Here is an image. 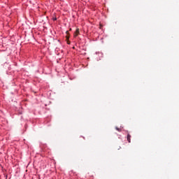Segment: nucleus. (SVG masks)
<instances>
[{
    "label": "nucleus",
    "mask_w": 179,
    "mask_h": 179,
    "mask_svg": "<svg viewBox=\"0 0 179 179\" xmlns=\"http://www.w3.org/2000/svg\"><path fill=\"white\" fill-rule=\"evenodd\" d=\"M78 36H79V28H77L74 33V37H78Z\"/></svg>",
    "instance_id": "nucleus-1"
},
{
    "label": "nucleus",
    "mask_w": 179,
    "mask_h": 179,
    "mask_svg": "<svg viewBox=\"0 0 179 179\" xmlns=\"http://www.w3.org/2000/svg\"><path fill=\"white\" fill-rule=\"evenodd\" d=\"M127 141L131 143V136L129 134H127Z\"/></svg>",
    "instance_id": "nucleus-2"
},
{
    "label": "nucleus",
    "mask_w": 179,
    "mask_h": 179,
    "mask_svg": "<svg viewBox=\"0 0 179 179\" xmlns=\"http://www.w3.org/2000/svg\"><path fill=\"white\" fill-rule=\"evenodd\" d=\"M116 131H118V132H121V129L118 127H115Z\"/></svg>",
    "instance_id": "nucleus-3"
},
{
    "label": "nucleus",
    "mask_w": 179,
    "mask_h": 179,
    "mask_svg": "<svg viewBox=\"0 0 179 179\" xmlns=\"http://www.w3.org/2000/svg\"><path fill=\"white\" fill-rule=\"evenodd\" d=\"M66 37L67 40L69 39V36L68 35Z\"/></svg>",
    "instance_id": "nucleus-4"
},
{
    "label": "nucleus",
    "mask_w": 179,
    "mask_h": 179,
    "mask_svg": "<svg viewBox=\"0 0 179 179\" xmlns=\"http://www.w3.org/2000/svg\"><path fill=\"white\" fill-rule=\"evenodd\" d=\"M66 34H68L69 33V31H66Z\"/></svg>",
    "instance_id": "nucleus-5"
},
{
    "label": "nucleus",
    "mask_w": 179,
    "mask_h": 179,
    "mask_svg": "<svg viewBox=\"0 0 179 179\" xmlns=\"http://www.w3.org/2000/svg\"><path fill=\"white\" fill-rule=\"evenodd\" d=\"M68 44H69V42H67Z\"/></svg>",
    "instance_id": "nucleus-6"
}]
</instances>
